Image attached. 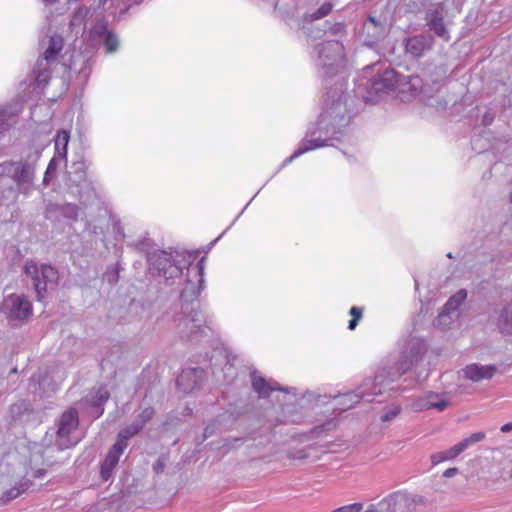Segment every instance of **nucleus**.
<instances>
[{"label":"nucleus","mask_w":512,"mask_h":512,"mask_svg":"<svg viewBox=\"0 0 512 512\" xmlns=\"http://www.w3.org/2000/svg\"><path fill=\"white\" fill-rule=\"evenodd\" d=\"M318 65L326 75H334L342 67L344 47L339 41H327L317 45Z\"/></svg>","instance_id":"nucleus-8"},{"label":"nucleus","mask_w":512,"mask_h":512,"mask_svg":"<svg viewBox=\"0 0 512 512\" xmlns=\"http://www.w3.org/2000/svg\"><path fill=\"white\" fill-rule=\"evenodd\" d=\"M79 208L72 203L57 204L49 202L45 207V217L47 219L57 218L58 215L76 221L78 219Z\"/></svg>","instance_id":"nucleus-15"},{"label":"nucleus","mask_w":512,"mask_h":512,"mask_svg":"<svg viewBox=\"0 0 512 512\" xmlns=\"http://www.w3.org/2000/svg\"><path fill=\"white\" fill-rule=\"evenodd\" d=\"M466 298H467V291L465 289H461L447 300V302L443 306L442 310L446 311L450 315L452 314V317L458 318L459 317V307L465 301Z\"/></svg>","instance_id":"nucleus-24"},{"label":"nucleus","mask_w":512,"mask_h":512,"mask_svg":"<svg viewBox=\"0 0 512 512\" xmlns=\"http://www.w3.org/2000/svg\"><path fill=\"white\" fill-rule=\"evenodd\" d=\"M358 321H359V320L351 319V320L349 321L348 328H349L350 330H354V329L356 328L357 324H358Z\"/></svg>","instance_id":"nucleus-53"},{"label":"nucleus","mask_w":512,"mask_h":512,"mask_svg":"<svg viewBox=\"0 0 512 512\" xmlns=\"http://www.w3.org/2000/svg\"><path fill=\"white\" fill-rule=\"evenodd\" d=\"M370 74L371 77L361 84L367 90L366 101H376L378 97L394 90L399 83L398 74L393 69L382 68L379 63L365 67L363 78Z\"/></svg>","instance_id":"nucleus-4"},{"label":"nucleus","mask_w":512,"mask_h":512,"mask_svg":"<svg viewBox=\"0 0 512 512\" xmlns=\"http://www.w3.org/2000/svg\"><path fill=\"white\" fill-rule=\"evenodd\" d=\"M88 13H89L88 8H86V7L78 8L70 20V26L71 27L85 26L84 20L87 17Z\"/></svg>","instance_id":"nucleus-34"},{"label":"nucleus","mask_w":512,"mask_h":512,"mask_svg":"<svg viewBox=\"0 0 512 512\" xmlns=\"http://www.w3.org/2000/svg\"><path fill=\"white\" fill-rule=\"evenodd\" d=\"M17 111L11 108L0 109V133L8 130L16 123Z\"/></svg>","instance_id":"nucleus-30"},{"label":"nucleus","mask_w":512,"mask_h":512,"mask_svg":"<svg viewBox=\"0 0 512 512\" xmlns=\"http://www.w3.org/2000/svg\"><path fill=\"white\" fill-rule=\"evenodd\" d=\"M510 202L512 203V192H511V195H510Z\"/></svg>","instance_id":"nucleus-59"},{"label":"nucleus","mask_w":512,"mask_h":512,"mask_svg":"<svg viewBox=\"0 0 512 512\" xmlns=\"http://www.w3.org/2000/svg\"><path fill=\"white\" fill-rule=\"evenodd\" d=\"M2 174L9 177L16 186L22 190H27L34 182L35 179V164L19 160V161H5L0 164Z\"/></svg>","instance_id":"nucleus-9"},{"label":"nucleus","mask_w":512,"mask_h":512,"mask_svg":"<svg viewBox=\"0 0 512 512\" xmlns=\"http://www.w3.org/2000/svg\"><path fill=\"white\" fill-rule=\"evenodd\" d=\"M421 502V497L397 491L382 499L378 506L379 512H414Z\"/></svg>","instance_id":"nucleus-12"},{"label":"nucleus","mask_w":512,"mask_h":512,"mask_svg":"<svg viewBox=\"0 0 512 512\" xmlns=\"http://www.w3.org/2000/svg\"><path fill=\"white\" fill-rule=\"evenodd\" d=\"M0 310L10 322H22L32 315V304L23 294H11L3 300Z\"/></svg>","instance_id":"nucleus-11"},{"label":"nucleus","mask_w":512,"mask_h":512,"mask_svg":"<svg viewBox=\"0 0 512 512\" xmlns=\"http://www.w3.org/2000/svg\"><path fill=\"white\" fill-rule=\"evenodd\" d=\"M364 512H379V506H378V504L377 505L371 504V505H369L367 510H365Z\"/></svg>","instance_id":"nucleus-52"},{"label":"nucleus","mask_w":512,"mask_h":512,"mask_svg":"<svg viewBox=\"0 0 512 512\" xmlns=\"http://www.w3.org/2000/svg\"><path fill=\"white\" fill-rule=\"evenodd\" d=\"M458 472H459V470L456 467L448 468L444 471L443 476L446 478H451V477L455 476L456 474H458Z\"/></svg>","instance_id":"nucleus-49"},{"label":"nucleus","mask_w":512,"mask_h":512,"mask_svg":"<svg viewBox=\"0 0 512 512\" xmlns=\"http://www.w3.org/2000/svg\"><path fill=\"white\" fill-rule=\"evenodd\" d=\"M426 21L430 30H432L438 37L449 40V32L444 24L443 9L438 6L433 9H429L426 13Z\"/></svg>","instance_id":"nucleus-16"},{"label":"nucleus","mask_w":512,"mask_h":512,"mask_svg":"<svg viewBox=\"0 0 512 512\" xmlns=\"http://www.w3.org/2000/svg\"><path fill=\"white\" fill-rule=\"evenodd\" d=\"M493 120H494V114L490 113V112H487L483 116L482 123L485 126H488V125H490L493 122Z\"/></svg>","instance_id":"nucleus-48"},{"label":"nucleus","mask_w":512,"mask_h":512,"mask_svg":"<svg viewBox=\"0 0 512 512\" xmlns=\"http://www.w3.org/2000/svg\"><path fill=\"white\" fill-rule=\"evenodd\" d=\"M109 399V393L106 389L100 388L96 392L94 405L96 407H102L103 404Z\"/></svg>","instance_id":"nucleus-41"},{"label":"nucleus","mask_w":512,"mask_h":512,"mask_svg":"<svg viewBox=\"0 0 512 512\" xmlns=\"http://www.w3.org/2000/svg\"><path fill=\"white\" fill-rule=\"evenodd\" d=\"M512 430V422L506 423L501 427V432L507 433Z\"/></svg>","instance_id":"nucleus-51"},{"label":"nucleus","mask_w":512,"mask_h":512,"mask_svg":"<svg viewBox=\"0 0 512 512\" xmlns=\"http://www.w3.org/2000/svg\"><path fill=\"white\" fill-rule=\"evenodd\" d=\"M401 412L400 405H392L380 417L382 422H390L395 419Z\"/></svg>","instance_id":"nucleus-38"},{"label":"nucleus","mask_w":512,"mask_h":512,"mask_svg":"<svg viewBox=\"0 0 512 512\" xmlns=\"http://www.w3.org/2000/svg\"><path fill=\"white\" fill-rule=\"evenodd\" d=\"M43 1L46 3H49V4L57 2V0H43Z\"/></svg>","instance_id":"nucleus-57"},{"label":"nucleus","mask_w":512,"mask_h":512,"mask_svg":"<svg viewBox=\"0 0 512 512\" xmlns=\"http://www.w3.org/2000/svg\"><path fill=\"white\" fill-rule=\"evenodd\" d=\"M349 121L350 114L344 84L336 83L335 87L330 88L326 93L319 125L322 129L336 133L346 127Z\"/></svg>","instance_id":"nucleus-2"},{"label":"nucleus","mask_w":512,"mask_h":512,"mask_svg":"<svg viewBox=\"0 0 512 512\" xmlns=\"http://www.w3.org/2000/svg\"><path fill=\"white\" fill-rule=\"evenodd\" d=\"M362 507L363 506L361 503H353L339 507L331 512H360L362 510Z\"/></svg>","instance_id":"nucleus-42"},{"label":"nucleus","mask_w":512,"mask_h":512,"mask_svg":"<svg viewBox=\"0 0 512 512\" xmlns=\"http://www.w3.org/2000/svg\"><path fill=\"white\" fill-rule=\"evenodd\" d=\"M413 365L412 359L403 357L397 363V372L391 374L386 369L380 370L373 380H365L363 384V391L360 394L347 393L340 397V403L347 408L357 403L359 398H365L369 395H379L389 386V384L396 380V378L405 374Z\"/></svg>","instance_id":"nucleus-3"},{"label":"nucleus","mask_w":512,"mask_h":512,"mask_svg":"<svg viewBox=\"0 0 512 512\" xmlns=\"http://www.w3.org/2000/svg\"><path fill=\"white\" fill-rule=\"evenodd\" d=\"M457 319V317H452V314L450 315L444 310H441V312L438 314L434 321V325L436 327H439L441 329H446L450 327V325Z\"/></svg>","instance_id":"nucleus-33"},{"label":"nucleus","mask_w":512,"mask_h":512,"mask_svg":"<svg viewBox=\"0 0 512 512\" xmlns=\"http://www.w3.org/2000/svg\"><path fill=\"white\" fill-rule=\"evenodd\" d=\"M124 451L125 449L122 448L120 444L116 443L109 449L105 459L101 463L100 474L104 481H108L111 478Z\"/></svg>","instance_id":"nucleus-18"},{"label":"nucleus","mask_w":512,"mask_h":512,"mask_svg":"<svg viewBox=\"0 0 512 512\" xmlns=\"http://www.w3.org/2000/svg\"><path fill=\"white\" fill-rule=\"evenodd\" d=\"M363 309L357 306H353L350 309V315L352 316V319L360 320L362 318Z\"/></svg>","instance_id":"nucleus-47"},{"label":"nucleus","mask_w":512,"mask_h":512,"mask_svg":"<svg viewBox=\"0 0 512 512\" xmlns=\"http://www.w3.org/2000/svg\"><path fill=\"white\" fill-rule=\"evenodd\" d=\"M24 273L31 278L37 299L45 298L49 287L57 285L58 271L49 264L38 265L33 260H27L24 265Z\"/></svg>","instance_id":"nucleus-5"},{"label":"nucleus","mask_w":512,"mask_h":512,"mask_svg":"<svg viewBox=\"0 0 512 512\" xmlns=\"http://www.w3.org/2000/svg\"><path fill=\"white\" fill-rule=\"evenodd\" d=\"M486 438V434L484 432H476L471 434L469 437L464 438L459 443H457V447L459 451L462 453L470 446L483 441Z\"/></svg>","instance_id":"nucleus-31"},{"label":"nucleus","mask_w":512,"mask_h":512,"mask_svg":"<svg viewBox=\"0 0 512 512\" xmlns=\"http://www.w3.org/2000/svg\"><path fill=\"white\" fill-rule=\"evenodd\" d=\"M104 279L109 284H115L119 280V270L117 266H110L107 268L106 272L104 273Z\"/></svg>","instance_id":"nucleus-39"},{"label":"nucleus","mask_w":512,"mask_h":512,"mask_svg":"<svg viewBox=\"0 0 512 512\" xmlns=\"http://www.w3.org/2000/svg\"><path fill=\"white\" fill-rule=\"evenodd\" d=\"M60 159L58 156H56V154L54 155V157L49 161L48 163V166H47V169H46V174H54L56 171H57V168H58V165H59V160Z\"/></svg>","instance_id":"nucleus-45"},{"label":"nucleus","mask_w":512,"mask_h":512,"mask_svg":"<svg viewBox=\"0 0 512 512\" xmlns=\"http://www.w3.org/2000/svg\"><path fill=\"white\" fill-rule=\"evenodd\" d=\"M510 477L512 478V471H511V475H510Z\"/></svg>","instance_id":"nucleus-60"},{"label":"nucleus","mask_w":512,"mask_h":512,"mask_svg":"<svg viewBox=\"0 0 512 512\" xmlns=\"http://www.w3.org/2000/svg\"><path fill=\"white\" fill-rule=\"evenodd\" d=\"M70 140V133L67 130H60L57 132L56 137L54 139L55 144V154L60 159L65 160L67 159V150H68V143Z\"/></svg>","instance_id":"nucleus-25"},{"label":"nucleus","mask_w":512,"mask_h":512,"mask_svg":"<svg viewBox=\"0 0 512 512\" xmlns=\"http://www.w3.org/2000/svg\"><path fill=\"white\" fill-rule=\"evenodd\" d=\"M154 415V409L152 407H145L141 410V412L138 414L137 418L134 420L136 423L141 425L142 428L146 425L147 422H149Z\"/></svg>","instance_id":"nucleus-36"},{"label":"nucleus","mask_w":512,"mask_h":512,"mask_svg":"<svg viewBox=\"0 0 512 512\" xmlns=\"http://www.w3.org/2000/svg\"><path fill=\"white\" fill-rule=\"evenodd\" d=\"M497 327L502 334H512V300L499 304L496 309Z\"/></svg>","instance_id":"nucleus-21"},{"label":"nucleus","mask_w":512,"mask_h":512,"mask_svg":"<svg viewBox=\"0 0 512 512\" xmlns=\"http://www.w3.org/2000/svg\"><path fill=\"white\" fill-rule=\"evenodd\" d=\"M326 145V139H322L320 137H315V132L311 133L309 137H306L302 140L300 143L298 149L285 160V163H289L293 161L295 158L299 157L300 155L314 150L316 148H320Z\"/></svg>","instance_id":"nucleus-22"},{"label":"nucleus","mask_w":512,"mask_h":512,"mask_svg":"<svg viewBox=\"0 0 512 512\" xmlns=\"http://www.w3.org/2000/svg\"><path fill=\"white\" fill-rule=\"evenodd\" d=\"M447 257L452 258V254H451V253H448V254H447Z\"/></svg>","instance_id":"nucleus-58"},{"label":"nucleus","mask_w":512,"mask_h":512,"mask_svg":"<svg viewBox=\"0 0 512 512\" xmlns=\"http://www.w3.org/2000/svg\"><path fill=\"white\" fill-rule=\"evenodd\" d=\"M204 261L203 257L196 265L188 267L187 283L181 291L179 300L167 312L169 328L182 340L191 339L202 331L206 324L198 301L204 283Z\"/></svg>","instance_id":"nucleus-1"},{"label":"nucleus","mask_w":512,"mask_h":512,"mask_svg":"<svg viewBox=\"0 0 512 512\" xmlns=\"http://www.w3.org/2000/svg\"><path fill=\"white\" fill-rule=\"evenodd\" d=\"M460 454H461V452L459 451L457 445H454L447 450L433 453L430 456V459H431L432 465L435 466L441 462L453 460L456 457H458Z\"/></svg>","instance_id":"nucleus-29"},{"label":"nucleus","mask_w":512,"mask_h":512,"mask_svg":"<svg viewBox=\"0 0 512 512\" xmlns=\"http://www.w3.org/2000/svg\"><path fill=\"white\" fill-rule=\"evenodd\" d=\"M449 405V401H441L439 403H430L427 394L420 396L413 400L411 404V408L413 411L420 412L429 409H437L438 411H443Z\"/></svg>","instance_id":"nucleus-23"},{"label":"nucleus","mask_w":512,"mask_h":512,"mask_svg":"<svg viewBox=\"0 0 512 512\" xmlns=\"http://www.w3.org/2000/svg\"><path fill=\"white\" fill-rule=\"evenodd\" d=\"M63 39L60 35H53L49 39V45L44 52V60L49 63L55 61L62 50Z\"/></svg>","instance_id":"nucleus-26"},{"label":"nucleus","mask_w":512,"mask_h":512,"mask_svg":"<svg viewBox=\"0 0 512 512\" xmlns=\"http://www.w3.org/2000/svg\"><path fill=\"white\" fill-rule=\"evenodd\" d=\"M67 186L82 204L90 202L96 196L93 183L87 178L86 165L83 161L73 162L70 166L67 172Z\"/></svg>","instance_id":"nucleus-6"},{"label":"nucleus","mask_w":512,"mask_h":512,"mask_svg":"<svg viewBox=\"0 0 512 512\" xmlns=\"http://www.w3.org/2000/svg\"><path fill=\"white\" fill-rule=\"evenodd\" d=\"M369 21L374 24L375 26L378 24V22L376 21V19L374 17H369Z\"/></svg>","instance_id":"nucleus-56"},{"label":"nucleus","mask_w":512,"mask_h":512,"mask_svg":"<svg viewBox=\"0 0 512 512\" xmlns=\"http://www.w3.org/2000/svg\"><path fill=\"white\" fill-rule=\"evenodd\" d=\"M328 31L332 35H343L346 32L345 24L342 22H336L329 26Z\"/></svg>","instance_id":"nucleus-43"},{"label":"nucleus","mask_w":512,"mask_h":512,"mask_svg":"<svg viewBox=\"0 0 512 512\" xmlns=\"http://www.w3.org/2000/svg\"><path fill=\"white\" fill-rule=\"evenodd\" d=\"M203 370L200 368H191L183 370L177 379L178 387L185 393L192 392L201 384Z\"/></svg>","instance_id":"nucleus-17"},{"label":"nucleus","mask_w":512,"mask_h":512,"mask_svg":"<svg viewBox=\"0 0 512 512\" xmlns=\"http://www.w3.org/2000/svg\"><path fill=\"white\" fill-rule=\"evenodd\" d=\"M434 45V37L430 34H420L404 39L405 53L411 58L419 59L431 50Z\"/></svg>","instance_id":"nucleus-14"},{"label":"nucleus","mask_w":512,"mask_h":512,"mask_svg":"<svg viewBox=\"0 0 512 512\" xmlns=\"http://www.w3.org/2000/svg\"><path fill=\"white\" fill-rule=\"evenodd\" d=\"M427 397L429 398L430 403H439L441 401H447L440 394L434 392H428Z\"/></svg>","instance_id":"nucleus-46"},{"label":"nucleus","mask_w":512,"mask_h":512,"mask_svg":"<svg viewBox=\"0 0 512 512\" xmlns=\"http://www.w3.org/2000/svg\"><path fill=\"white\" fill-rule=\"evenodd\" d=\"M106 53H114L119 47L118 37L111 31L103 38Z\"/></svg>","instance_id":"nucleus-35"},{"label":"nucleus","mask_w":512,"mask_h":512,"mask_svg":"<svg viewBox=\"0 0 512 512\" xmlns=\"http://www.w3.org/2000/svg\"><path fill=\"white\" fill-rule=\"evenodd\" d=\"M142 429L141 425L133 421L118 433L115 443L120 444L122 448L126 449L128 446V440L137 435Z\"/></svg>","instance_id":"nucleus-27"},{"label":"nucleus","mask_w":512,"mask_h":512,"mask_svg":"<svg viewBox=\"0 0 512 512\" xmlns=\"http://www.w3.org/2000/svg\"><path fill=\"white\" fill-rule=\"evenodd\" d=\"M30 481L29 480H22L19 483H17L12 488L4 491L1 495V501L3 503H8L14 499H16L18 496H20L22 493L27 491L30 487Z\"/></svg>","instance_id":"nucleus-28"},{"label":"nucleus","mask_w":512,"mask_h":512,"mask_svg":"<svg viewBox=\"0 0 512 512\" xmlns=\"http://www.w3.org/2000/svg\"><path fill=\"white\" fill-rule=\"evenodd\" d=\"M148 262L152 269L158 271L166 279L179 276L182 273L181 268L175 263L172 255L166 251H157L149 254Z\"/></svg>","instance_id":"nucleus-13"},{"label":"nucleus","mask_w":512,"mask_h":512,"mask_svg":"<svg viewBox=\"0 0 512 512\" xmlns=\"http://www.w3.org/2000/svg\"><path fill=\"white\" fill-rule=\"evenodd\" d=\"M213 434V425H208L204 430V439L210 437Z\"/></svg>","instance_id":"nucleus-50"},{"label":"nucleus","mask_w":512,"mask_h":512,"mask_svg":"<svg viewBox=\"0 0 512 512\" xmlns=\"http://www.w3.org/2000/svg\"><path fill=\"white\" fill-rule=\"evenodd\" d=\"M107 0H98V8L104 6Z\"/></svg>","instance_id":"nucleus-55"},{"label":"nucleus","mask_w":512,"mask_h":512,"mask_svg":"<svg viewBox=\"0 0 512 512\" xmlns=\"http://www.w3.org/2000/svg\"><path fill=\"white\" fill-rule=\"evenodd\" d=\"M333 5L330 2L323 3L315 12L309 15L311 20H318L327 16L332 11Z\"/></svg>","instance_id":"nucleus-37"},{"label":"nucleus","mask_w":512,"mask_h":512,"mask_svg":"<svg viewBox=\"0 0 512 512\" xmlns=\"http://www.w3.org/2000/svg\"><path fill=\"white\" fill-rule=\"evenodd\" d=\"M495 372L496 367L493 365H479L476 363L467 365L463 369L464 377L473 382L490 379L494 376Z\"/></svg>","instance_id":"nucleus-20"},{"label":"nucleus","mask_w":512,"mask_h":512,"mask_svg":"<svg viewBox=\"0 0 512 512\" xmlns=\"http://www.w3.org/2000/svg\"><path fill=\"white\" fill-rule=\"evenodd\" d=\"M79 425L78 413L75 409L65 411L57 422L56 445L60 450L68 449L78 443V439L73 437Z\"/></svg>","instance_id":"nucleus-10"},{"label":"nucleus","mask_w":512,"mask_h":512,"mask_svg":"<svg viewBox=\"0 0 512 512\" xmlns=\"http://www.w3.org/2000/svg\"><path fill=\"white\" fill-rule=\"evenodd\" d=\"M251 383L259 398H267L273 391L289 392L288 388L281 387L276 382L267 381L256 372L251 373Z\"/></svg>","instance_id":"nucleus-19"},{"label":"nucleus","mask_w":512,"mask_h":512,"mask_svg":"<svg viewBox=\"0 0 512 512\" xmlns=\"http://www.w3.org/2000/svg\"><path fill=\"white\" fill-rule=\"evenodd\" d=\"M51 175H52V174H46V173L44 174L43 183H44L45 185H48V184H49V182H50V180H51V178H50V177H51Z\"/></svg>","instance_id":"nucleus-54"},{"label":"nucleus","mask_w":512,"mask_h":512,"mask_svg":"<svg viewBox=\"0 0 512 512\" xmlns=\"http://www.w3.org/2000/svg\"><path fill=\"white\" fill-rule=\"evenodd\" d=\"M445 71L441 68L434 67V72H430L428 68L423 71V76L412 75L408 77L405 86L412 96L422 95L424 98H430L440 88L441 80Z\"/></svg>","instance_id":"nucleus-7"},{"label":"nucleus","mask_w":512,"mask_h":512,"mask_svg":"<svg viewBox=\"0 0 512 512\" xmlns=\"http://www.w3.org/2000/svg\"><path fill=\"white\" fill-rule=\"evenodd\" d=\"M167 458L165 456H160L156 462L153 464V471L157 474H160L164 471L166 466Z\"/></svg>","instance_id":"nucleus-44"},{"label":"nucleus","mask_w":512,"mask_h":512,"mask_svg":"<svg viewBox=\"0 0 512 512\" xmlns=\"http://www.w3.org/2000/svg\"><path fill=\"white\" fill-rule=\"evenodd\" d=\"M109 32H111V31L108 30V28H107V22L102 19V20L96 21V23L90 29L89 34L93 40H97L99 38L106 37L107 33H109Z\"/></svg>","instance_id":"nucleus-32"},{"label":"nucleus","mask_w":512,"mask_h":512,"mask_svg":"<svg viewBox=\"0 0 512 512\" xmlns=\"http://www.w3.org/2000/svg\"><path fill=\"white\" fill-rule=\"evenodd\" d=\"M335 426H336V424H335L334 420H329L319 426H315L312 429V434L315 436H319L324 431H330V430L334 429Z\"/></svg>","instance_id":"nucleus-40"}]
</instances>
